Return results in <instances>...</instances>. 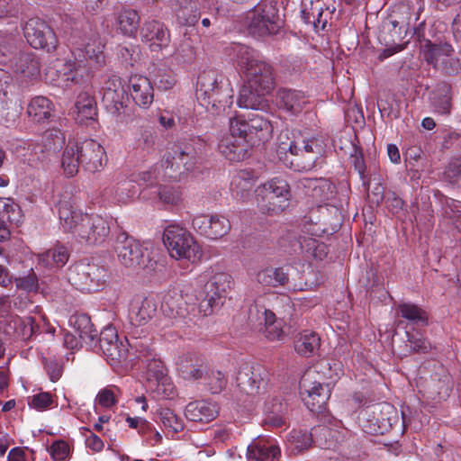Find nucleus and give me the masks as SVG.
Segmentation results:
<instances>
[{
  "instance_id": "6e6552de",
  "label": "nucleus",
  "mask_w": 461,
  "mask_h": 461,
  "mask_svg": "<svg viewBox=\"0 0 461 461\" xmlns=\"http://www.w3.org/2000/svg\"><path fill=\"white\" fill-rule=\"evenodd\" d=\"M257 196L264 212L279 214L290 205L291 187L285 179L274 177L261 185Z\"/></svg>"
},
{
  "instance_id": "473e14b6",
  "label": "nucleus",
  "mask_w": 461,
  "mask_h": 461,
  "mask_svg": "<svg viewBox=\"0 0 461 461\" xmlns=\"http://www.w3.org/2000/svg\"><path fill=\"white\" fill-rule=\"evenodd\" d=\"M70 323L80 340L87 346L92 347L97 336L90 317L87 314H76L71 316Z\"/></svg>"
},
{
  "instance_id": "37998d69",
  "label": "nucleus",
  "mask_w": 461,
  "mask_h": 461,
  "mask_svg": "<svg viewBox=\"0 0 461 461\" xmlns=\"http://www.w3.org/2000/svg\"><path fill=\"white\" fill-rule=\"evenodd\" d=\"M258 281L268 286L285 285L288 283V273L283 267L266 268L258 272L257 276Z\"/></svg>"
},
{
  "instance_id": "3c124183",
  "label": "nucleus",
  "mask_w": 461,
  "mask_h": 461,
  "mask_svg": "<svg viewBox=\"0 0 461 461\" xmlns=\"http://www.w3.org/2000/svg\"><path fill=\"white\" fill-rule=\"evenodd\" d=\"M41 144L45 147L47 152L55 155L65 144V137L59 130L50 129L44 132Z\"/></svg>"
},
{
  "instance_id": "39448f33",
  "label": "nucleus",
  "mask_w": 461,
  "mask_h": 461,
  "mask_svg": "<svg viewBox=\"0 0 461 461\" xmlns=\"http://www.w3.org/2000/svg\"><path fill=\"white\" fill-rule=\"evenodd\" d=\"M282 132L279 137L277 153L282 155L289 151L291 155L295 157L291 161L292 165H295L303 170L312 169L324 152L323 141L317 138L290 140L288 131H283Z\"/></svg>"
},
{
  "instance_id": "b1692460",
  "label": "nucleus",
  "mask_w": 461,
  "mask_h": 461,
  "mask_svg": "<svg viewBox=\"0 0 461 461\" xmlns=\"http://www.w3.org/2000/svg\"><path fill=\"white\" fill-rule=\"evenodd\" d=\"M245 73L247 75L246 83L259 86L261 89L272 90L274 86L273 68L266 61L254 62V65H250V68Z\"/></svg>"
},
{
  "instance_id": "4468645a",
  "label": "nucleus",
  "mask_w": 461,
  "mask_h": 461,
  "mask_svg": "<svg viewBox=\"0 0 461 461\" xmlns=\"http://www.w3.org/2000/svg\"><path fill=\"white\" fill-rule=\"evenodd\" d=\"M23 33L28 43L34 49L54 51L58 47V38L53 29L42 19L33 17L23 26Z\"/></svg>"
},
{
  "instance_id": "c85d7f7f",
  "label": "nucleus",
  "mask_w": 461,
  "mask_h": 461,
  "mask_svg": "<svg viewBox=\"0 0 461 461\" xmlns=\"http://www.w3.org/2000/svg\"><path fill=\"white\" fill-rule=\"evenodd\" d=\"M281 451L277 445L271 441L258 440L249 445L247 457L255 461H279Z\"/></svg>"
},
{
  "instance_id": "a18cd8bd",
  "label": "nucleus",
  "mask_w": 461,
  "mask_h": 461,
  "mask_svg": "<svg viewBox=\"0 0 461 461\" xmlns=\"http://www.w3.org/2000/svg\"><path fill=\"white\" fill-rule=\"evenodd\" d=\"M287 439L290 444L291 451L294 455L309 449L314 441L311 432L295 429L289 433Z\"/></svg>"
},
{
  "instance_id": "7ed1b4c3",
  "label": "nucleus",
  "mask_w": 461,
  "mask_h": 461,
  "mask_svg": "<svg viewBox=\"0 0 461 461\" xmlns=\"http://www.w3.org/2000/svg\"><path fill=\"white\" fill-rule=\"evenodd\" d=\"M106 161L103 146L93 139H85L68 143L62 154L61 167L68 177H73L78 173L80 166L86 171L95 173L104 168Z\"/></svg>"
},
{
  "instance_id": "f704fd0d",
  "label": "nucleus",
  "mask_w": 461,
  "mask_h": 461,
  "mask_svg": "<svg viewBox=\"0 0 461 461\" xmlns=\"http://www.w3.org/2000/svg\"><path fill=\"white\" fill-rule=\"evenodd\" d=\"M157 312V303L153 299L145 298L140 304L131 308L130 318L135 326H141L149 321Z\"/></svg>"
},
{
  "instance_id": "c9c22d12",
  "label": "nucleus",
  "mask_w": 461,
  "mask_h": 461,
  "mask_svg": "<svg viewBox=\"0 0 461 461\" xmlns=\"http://www.w3.org/2000/svg\"><path fill=\"white\" fill-rule=\"evenodd\" d=\"M120 31L126 36H135L140 27L139 13L131 8H122L116 16Z\"/></svg>"
},
{
  "instance_id": "49530a36",
  "label": "nucleus",
  "mask_w": 461,
  "mask_h": 461,
  "mask_svg": "<svg viewBox=\"0 0 461 461\" xmlns=\"http://www.w3.org/2000/svg\"><path fill=\"white\" fill-rule=\"evenodd\" d=\"M230 49V55L233 56L238 62V65L244 71L249 69L250 65L253 66L254 62H258L259 60L255 57L254 50L246 45L233 44Z\"/></svg>"
},
{
  "instance_id": "7c9ffc66",
  "label": "nucleus",
  "mask_w": 461,
  "mask_h": 461,
  "mask_svg": "<svg viewBox=\"0 0 461 461\" xmlns=\"http://www.w3.org/2000/svg\"><path fill=\"white\" fill-rule=\"evenodd\" d=\"M277 99L279 107L293 114L299 113L307 103L304 93L287 88L278 90Z\"/></svg>"
},
{
  "instance_id": "f03ea898",
  "label": "nucleus",
  "mask_w": 461,
  "mask_h": 461,
  "mask_svg": "<svg viewBox=\"0 0 461 461\" xmlns=\"http://www.w3.org/2000/svg\"><path fill=\"white\" fill-rule=\"evenodd\" d=\"M229 130V135L220 140L218 149L230 161H241L253 147L271 138L273 126L259 114L249 119L237 115L230 119Z\"/></svg>"
},
{
  "instance_id": "2eb2a0df",
  "label": "nucleus",
  "mask_w": 461,
  "mask_h": 461,
  "mask_svg": "<svg viewBox=\"0 0 461 461\" xmlns=\"http://www.w3.org/2000/svg\"><path fill=\"white\" fill-rule=\"evenodd\" d=\"M110 233L108 221L97 214H85L73 235L81 243L99 245L104 242Z\"/></svg>"
},
{
  "instance_id": "052dcab7",
  "label": "nucleus",
  "mask_w": 461,
  "mask_h": 461,
  "mask_svg": "<svg viewBox=\"0 0 461 461\" xmlns=\"http://www.w3.org/2000/svg\"><path fill=\"white\" fill-rule=\"evenodd\" d=\"M203 379L207 381L212 393H220L226 385L225 375L221 371L210 370L208 368V375H205V378Z\"/></svg>"
},
{
  "instance_id": "0e129e2a",
  "label": "nucleus",
  "mask_w": 461,
  "mask_h": 461,
  "mask_svg": "<svg viewBox=\"0 0 461 461\" xmlns=\"http://www.w3.org/2000/svg\"><path fill=\"white\" fill-rule=\"evenodd\" d=\"M156 137V133L153 130L142 129L140 138L137 140L138 148L148 153L152 151L154 149Z\"/></svg>"
},
{
  "instance_id": "864d4df0",
  "label": "nucleus",
  "mask_w": 461,
  "mask_h": 461,
  "mask_svg": "<svg viewBox=\"0 0 461 461\" xmlns=\"http://www.w3.org/2000/svg\"><path fill=\"white\" fill-rule=\"evenodd\" d=\"M232 185L233 194L241 200H247L254 188L252 180L245 177L243 173L234 177Z\"/></svg>"
},
{
  "instance_id": "e433bc0d",
  "label": "nucleus",
  "mask_w": 461,
  "mask_h": 461,
  "mask_svg": "<svg viewBox=\"0 0 461 461\" xmlns=\"http://www.w3.org/2000/svg\"><path fill=\"white\" fill-rule=\"evenodd\" d=\"M451 100L452 86L446 82L438 84L435 90L431 93V101L435 109L442 114L449 113Z\"/></svg>"
},
{
  "instance_id": "6e6d98bb",
  "label": "nucleus",
  "mask_w": 461,
  "mask_h": 461,
  "mask_svg": "<svg viewBox=\"0 0 461 461\" xmlns=\"http://www.w3.org/2000/svg\"><path fill=\"white\" fill-rule=\"evenodd\" d=\"M406 334L411 352L417 354H428L431 351L433 347L428 339L418 333L411 334L407 332Z\"/></svg>"
},
{
  "instance_id": "cd10ccee",
  "label": "nucleus",
  "mask_w": 461,
  "mask_h": 461,
  "mask_svg": "<svg viewBox=\"0 0 461 461\" xmlns=\"http://www.w3.org/2000/svg\"><path fill=\"white\" fill-rule=\"evenodd\" d=\"M103 102L108 112L115 115L121 122L123 121L125 115H130L128 113L129 96L126 89L104 92Z\"/></svg>"
},
{
  "instance_id": "2f4dec72",
  "label": "nucleus",
  "mask_w": 461,
  "mask_h": 461,
  "mask_svg": "<svg viewBox=\"0 0 461 461\" xmlns=\"http://www.w3.org/2000/svg\"><path fill=\"white\" fill-rule=\"evenodd\" d=\"M178 371L185 380H199L208 375V366L203 360L182 357L177 363Z\"/></svg>"
},
{
  "instance_id": "774afa93",
  "label": "nucleus",
  "mask_w": 461,
  "mask_h": 461,
  "mask_svg": "<svg viewBox=\"0 0 461 461\" xmlns=\"http://www.w3.org/2000/svg\"><path fill=\"white\" fill-rule=\"evenodd\" d=\"M69 454V447L63 440H57L50 446V456L54 461H65Z\"/></svg>"
},
{
  "instance_id": "69168bd1",
  "label": "nucleus",
  "mask_w": 461,
  "mask_h": 461,
  "mask_svg": "<svg viewBox=\"0 0 461 461\" xmlns=\"http://www.w3.org/2000/svg\"><path fill=\"white\" fill-rule=\"evenodd\" d=\"M47 260H52L57 267H62L68 259V251L64 246H56L45 254Z\"/></svg>"
},
{
  "instance_id": "ea45409f",
  "label": "nucleus",
  "mask_w": 461,
  "mask_h": 461,
  "mask_svg": "<svg viewBox=\"0 0 461 461\" xmlns=\"http://www.w3.org/2000/svg\"><path fill=\"white\" fill-rule=\"evenodd\" d=\"M321 346V339L316 332L304 331L294 340L295 351L304 357L313 354Z\"/></svg>"
},
{
  "instance_id": "bf43d9fd",
  "label": "nucleus",
  "mask_w": 461,
  "mask_h": 461,
  "mask_svg": "<svg viewBox=\"0 0 461 461\" xmlns=\"http://www.w3.org/2000/svg\"><path fill=\"white\" fill-rule=\"evenodd\" d=\"M201 300L198 306V312L207 316L212 313L213 309L222 304V302L212 296L211 294H203V290L199 294Z\"/></svg>"
},
{
  "instance_id": "dca6fc26",
  "label": "nucleus",
  "mask_w": 461,
  "mask_h": 461,
  "mask_svg": "<svg viewBox=\"0 0 461 461\" xmlns=\"http://www.w3.org/2000/svg\"><path fill=\"white\" fill-rule=\"evenodd\" d=\"M299 389L302 400L311 411L321 413L326 410L331 393L329 384L313 382L306 374L300 381Z\"/></svg>"
},
{
  "instance_id": "a878e982",
  "label": "nucleus",
  "mask_w": 461,
  "mask_h": 461,
  "mask_svg": "<svg viewBox=\"0 0 461 461\" xmlns=\"http://www.w3.org/2000/svg\"><path fill=\"white\" fill-rule=\"evenodd\" d=\"M270 91L245 82L240 91L238 104L240 107L247 109H264L266 107L265 95Z\"/></svg>"
},
{
  "instance_id": "5fc2aeb1",
  "label": "nucleus",
  "mask_w": 461,
  "mask_h": 461,
  "mask_svg": "<svg viewBox=\"0 0 461 461\" xmlns=\"http://www.w3.org/2000/svg\"><path fill=\"white\" fill-rule=\"evenodd\" d=\"M13 87L12 76L4 69H0V108L6 109L10 101L9 94H12Z\"/></svg>"
},
{
  "instance_id": "f3484780",
  "label": "nucleus",
  "mask_w": 461,
  "mask_h": 461,
  "mask_svg": "<svg viewBox=\"0 0 461 461\" xmlns=\"http://www.w3.org/2000/svg\"><path fill=\"white\" fill-rule=\"evenodd\" d=\"M267 371L259 364H242L236 376L237 385L240 391L249 395L260 393L267 385Z\"/></svg>"
},
{
  "instance_id": "a211bd4d",
  "label": "nucleus",
  "mask_w": 461,
  "mask_h": 461,
  "mask_svg": "<svg viewBox=\"0 0 461 461\" xmlns=\"http://www.w3.org/2000/svg\"><path fill=\"white\" fill-rule=\"evenodd\" d=\"M249 321L252 324L258 322V331L269 340H282L285 338V331L276 323V314L263 305L255 303L249 307Z\"/></svg>"
},
{
  "instance_id": "13d9d810",
  "label": "nucleus",
  "mask_w": 461,
  "mask_h": 461,
  "mask_svg": "<svg viewBox=\"0 0 461 461\" xmlns=\"http://www.w3.org/2000/svg\"><path fill=\"white\" fill-rule=\"evenodd\" d=\"M14 284L17 289L25 291L26 293H37L39 289L38 277L32 270L26 276L15 277Z\"/></svg>"
},
{
  "instance_id": "79ce46f5",
  "label": "nucleus",
  "mask_w": 461,
  "mask_h": 461,
  "mask_svg": "<svg viewBox=\"0 0 461 461\" xmlns=\"http://www.w3.org/2000/svg\"><path fill=\"white\" fill-rule=\"evenodd\" d=\"M397 311L403 319L408 320L413 324H420L422 326L428 324L429 317L426 311L414 303H399Z\"/></svg>"
},
{
  "instance_id": "9d476101",
  "label": "nucleus",
  "mask_w": 461,
  "mask_h": 461,
  "mask_svg": "<svg viewBox=\"0 0 461 461\" xmlns=\"http://www.w3.org/2000/svg\"><path fill=\"white\" fill-rule=\"evenodd\" d=\"M398 420L395 408L389 403H379L360 411L359 424L363 431L370 435H384L391 430Z\"/></svg>"
},
{
  "instance_id": "4be33fe9",
  "label": "nucleus",
  "mask_w": 461,
  "mask_h": 461,
  "mask_svg": "<svg viewBox=\"0 0 461 461\" xmlns=\"http://www.w3.org/2000/svg\"><path fill=\"white\" fill-rule=\"evenodd\" d=\"M142 41L150 42L152 51L167 48L170 42V33L165 24L158 21H147L140 29Z\"/></svg>"
},
{
  "instance_id": "f8f14e48",
  "label": "nucleus",
  "mask_w": 461,
  "mask_h": 461,
  "mask_svg": "<svg viewBox=\"0 0 461 461\" xmlns=\"http://www.w3.org/2000/svg\"><path fill=\"white\" fill-rule=\"evenodd\" d=\"M68 282L83 292H95L105 282L106 270L94 263L77 262L67 273Z\"/></svg>"
},
{
  "instance_id": "09e8293b",
  "label": "nucleus",
  "mask_w": 461,
  "mask_h": 461,
  "mask_svg": "<svg viewBox=\"0 0 461 461\" xmlns=\"http://www.w3.org/2000/svg\"><path fill=\"white\" fill-rule=\"evenodd\" d=\"M29 153L27 156V162L32 167H43L53 154L47 152L45 147L41 143H35L29 145Z\"/></svg>"
},
{
  "instance_id": "a19ab883",
  "label": "nucleus",
  "mask_w": 461,
  "mask_h": 461,
  "mask_svg": "<svg viewBox=\"0 0 461 461\" xmlns=\"http://www.w3.org/2000/svg\"><path fill=\"white\" fill-rule=\"evenodd\" d=\"M146 364V376L147 380L156 385V388L159 390L160 385H166L169 380L166 374V368L164 364L160 360L157 359H147Z\"/></svg>"
},
{
  "instance_id": "680f3d73",
  "label": "nucleus",
  "mask_w": 461,
  "mask_h": 461,
  "mask_svg": "<svg viewBox=\"0 0 461 461\" xmlns=\"http://www.w3.org/2000/svg\"><path fill=\"white\" fill-rule=\"evenodd\" d=\"M443 179L449 184H457L461 181V158L452 159L447 166Z\"/></svg>"
},
{
  "instance_id": "412c9836",
  "label": "nucleus",
  "mask_w": 461,
  "mask_h": 461,
  "mask_svg": "<svg viewBox=\"0 0 461 461\" xmlns=\"http://www.w3.org/2000/svg\"><path fill=\"white\" fill-rule=\"evenodd\" d=\"M21 207L12 198L0 197V242L10 239V225L18 226L23 221Z\"/></svg>"
},
{
  "instance_id": "393cba45",
  "label": "nucleus",
  "mask_w": 461,
  "mask_h": 461,
  "mask_svg": "<svg viewBox=\"0 0 461 461\" xmlns=\"http://www.w3.org/2000/svg\"><path fill=\"white\" fill-rule=\"evenodd\" d=\"M452 388L451 375L443 366H439L438 372L431 375L428 384L429 397L432 400H446L449 397Z\"/></svg>"
},
{
  "instance_id": "ddd939ff",
  "label": "nucleus",
  "mask_w": 461,
  "mask_h": 461,
  "mask_svg": "<svg viewBox=\"0 0 461 461\" xmlns=\"http://www.w3.org/2000/svg\"><path fill=\"white\" fill-rule=\"evenodd\" d=\"M197 154L191 142H178L173 144L167 151L162 161L165 175L168 178L176 180L181 175L191 170V162L184 161L186 156L189 159Z\"/></svg>"
},
{
  "instance_id": "20e7f679",
  "label": "nucleus",
  "mask_w": 461,
  "mask_h": 461,
  "mask_svg": "<svg viewBox=\"0 0 461 461\" xmlns=\"http://www.w3.org/2000/svg\"><path fill=\"white\" fill-rule=\"evenodd\" d=\"M196 98L207 111L225 110L232 104L230 83L214 70L203 71L196 81Z\"/></svg>"
},
{
  "instance_id": "e2e57ef3",
  "label": "nucleus",
  "mask_w": 461,
  "mask_h": 461,
  "mask_svg": "<svg viewBox=\"0 0 461 461\" xmlns=\"http://www.w3.org/2000/svg\"><path fill=\"white\" fill-rule=\"evenodd\" d=\"M354 154L351 155L352 158V164L354 166L355 170L357 171V173L360 176L361 180L363 181V185H365L366 189L368 190L369 185V179L367 176L366 175V164L364 160L363 154L360 150H357V147L353 146Z\"/></svg>"
},
{
  "instance_id": "72a5a7b5",
  "label": "nucleus",
  "mask_w": 461,
  "mask_h": 461,
  "mask_svg": "<svg viewBox=\"0 0 461 461\" xmlns=\"http://www.w3.org/2000/svg\"><path fill=\"white\" fill-rule=\"evenodd\" d=\"M233 281L231 276L224 272L214 274L203 286V294H211L221 301L231 289Z\"/></svg>"
},
{
  "instance_id": "338daca9",
  "label": "nucleus",
  "mask_w": 461,
  "mask_h": 461,
  "mask_svg": "<svg viewBox=\"0 0 461 461\" xmlns=\"http://www.w3.org/2000/svg\"><path fill=\"white\" fill-rule=\"evenodd\" d=\"M158 194L159 200L166 204L176 205L180 201L179 192L172 186H160Z\"/></svg>"
},
{
  "instance_id": "c03bdc74",
  "label": "nucleus",
  "mask_w": 461,
  "mask_h": 461,
  "mask_svg": "<svg viewBox=\"0 0 461 461\" xmlns=\"http://www.w3.org/2000/svg\"><path fill=\"white\" fill-rule=\"evenodd\" d=\"M15 69L25 77H33L40 72V63L33 53H21L15 62Z\"/></svg>"
},
{
  "instance_id": "de8ad7c7",
  "label": "nucleus",
  "mask_w": 461,
  "mask_h": 461,
  "mask_svg": "<svg viewBox=\"0 0 461 461\" xmlns=\"http://www.w3.org/2000/svg\"><path fill=\"white\" fill-rule=\"evenodd\" d=\"M156 416L164 428L173 434L184 429L183 420L168 408H159L156 411Z\"/></svg>"
},
{
  "instance_id": "603ef678",
  "label": "nucleus",
  "mask_w": 461,
  "mask_h": 461,
  "mask_svg": "<svg viewBox=\"0 0 461 461\" xmlns=\"http://www.w3.org/2000/svg\"><path fill=\"white\" fill-rule=\"evenodd\" d=\"M209 225L210 228L207 238L212 240H217L223 237L230 230V221L221 215H211Z\"/></svg>"
},
{
  "instance_id": "c756f323",
  "label": "nucleus",
  "mask_w": 461,
  "mask_h": 461,
  "mask_svg": "<svg viewBox=\"0 0 461 461\" xmlns=\"http://www.w3.org/2000/svg\"><path fill=\"white\" fill-rule=\"evenodd\" d=\"M27 114L34 122L43 123L54 116V105L45 96H35L28 104Z\"/></svg>"
},
{
  "instance_id": "1a4fd4ad",
  "label": "nucleus",
  "mask_w": 461,
  "mask_h": 461,
  "mask_svg": "<svg viewBox=\"0 0 461 461\" xmlns=\"http://www.w3.org/2000/svg\"><path fill=\"white\" fill-rule=\"evenodd\" d=\"M420 52L429 65L446 76L456 75L461 70L459 59L454 57V50L450 44L432 43L425 38L420 39Z\"/></svg>"
},
{
  "instance_id": "f257e3e1",
  "label": "nucleus",
  "mask_w": 461,
  "mask_h": 461,
  "mask_svg": "<svg viewBox=\"0 0 461 461\" xmlns=\"http://www.w3.org/2000/svg\"><path fill=\"white\" fill-rule=\"evenodd\" d=\"M63 23L68 40L76 46L72 51L73 59L68 60L65 64L67 70L70 73L75 72V75L68 76L67 81L78 84V71L88 72L92 68L97 69L104 65V45L84 16L66 15Z\"/></svg>"
},
{
  "instance_id": "0eeeda50",
  "label": "nucleus",
  "mask_w": 461,
  "mask_h": 461,
  "mask_svg": "<svg viewBox=\"0 0 461 461\" xmlns=\"http://www.w3.org/2000/svg\"><path fill=\"white\" fill-rule=\"evenodd\" d=\"M113 249L119 262L133 271L153 270L157 264L148 249L125 231H120L116 236Z\"/></svg>"
},
{
  "instance_id": "58836bf2",
  "label": "nucleus",
  "mask_w": 461,
  "mask_h": 461,
  "mask_svg": "<svg viewBox=\"0 0 461 461\" xmlns=\"http://www.w3.org/2000/svg\"><path fill=\"white\" fill-rule=\"evenodd\" d=\"M84 215L82 212L74 210L68 202L59 204L60 224L67 232L73 234Z\"/></svg>"
},
{
  "instance_id": "4d7b16f0",
  "label": "nucleus",
  "mask_w": 461,
  "mask_h": 461,
  "mask_svg": "<svg viewBox=\"0 0 461 461\" xmlns=\"http://www.w3.org/2000/svg\"><path fill=\"white\" fill-rule=\"evenodd\" d=\"M176 59L183 63H191L196 56L195 47L190 38H185L176 50Z\"/></svg>"
},
{
  "instance_id": "8fccbe9b",
  "label": "nucleus",
  "mask_w": 461,
  "mask_h": 461,
  "mask_svg": "<svg viewBox=\"0 0 461 461\" xmlns=\"http://www.w3.org/2000/svg\"><path fill=\"white\" fill-rule=\"evenodd\" d=\"M311 433L313 436V444L316 446L321 448H330L335 446L334 434L336 431L324 425H319L314 427Z\"/></svg>"
},
{
  "instance_id": "9b49d317",
  "label": "nucleus",
  "mask_w": 461,
  "mask_h": 461,
  "mask_svg": "<svg viewBox=\"0 0 461 461\" xmlns=\"http://www.w3.org/2000/svg\"><path fill=\"white\" fill-rule=\"evenodd\" d=\"M163 241L172 258L195 261L199 258L200 247L193 236L177 225L167 226L163 233Z\"/></svg>"
},
{
  "instance_id": "4c0bfd02",
  "label": "nucleus",
  "mask_w": 461,
  "mask_h": 461,
  "mask_svg": "<svg viewBox=\"0 0 461 461\" xmlns=\"http://www.w3.org/2000/svg\"><path fill=\"white\" fill-rule=\"evenodd\" d=\"M75 107L77 113V120L81 123L87 120H95L97 116L95 98L86 92H82L77 95Z\"/></svg>"
},
{
  "instance_id": "6ab92c4d",
  "label": "nucleus",
  "mask_w": 461,
  "mask_h": 461,
  "mask_svg": "<svg viewBox=\"0 0 461 461\" xmlns=\"http://www.w3.org/2000/svg\"><path fill=\"white\" fill-rule=\"evenodd\" d=\"M94 348H98L106 357L107 360L114 364L126 359L128 354L127 345L119 341L117 330L113 326H107L100 332L97 341L94 340Z\"/></svg>"
},
{
  "instance_id": "bb28decb",
  "label": "nucleus",
  "mask_w": 461,
  "mask_h": 461,
  "mask_svg": "<svg viewBox=\"0 0 461 461\" xmlns=\"http://www.w3.org/2000/svg\"><path fill=\"white\" fill-rule=\"evenodd\" d=\"M219 410L215 403L206 401L189 402L185 407V417L194 422L207 423L213 420Z\"/></svg>"
},
{
  "instance_id": "aec40b11",
  "label": "nucleus",
  "mask_w": 461,
  "mask_h": 461,
  "mask_svg": "<svg viewBox=\"0 0 461 461\" xmlns=\"http://www.w3.org/2000/svg\"><path fill=\"white\" fill-rule=\"evenodd\" d=\"M161 311L171 319L192 321L195 316L196 307L187 303L177 289H172L164 294Z\"/></svg>"
},
{
  "instance_id": "423d86ee",
  "label": "nucleus",
  "mask_w": 461,
  "mask_h": 461,
  "mask_svg": "<svg viewBox=\"0 0 461 461\" xmlns=\"http://www.w3.org/2000/svg\"><path fill=\"white\" fill-rule=\"evenodd\" d=\"M283 24L278 0H261L246 15L247 30L253 37L276 34Z\"/></svg>"
},
{
  "instance_id": "5701e85b",
  "label": "nucleus",
  "mask_w": 461,
  "mask_h": 461,
  "mask_svg": "<svg viewBox=\"0 0 461 461\" xmlns=\"http://www.w3.org/2000/svg\"><path fill=\"white\" fill-rule=\"evenodd\" d=\"M129 89L134 103L141 108H149L154 99V88L149 79L135 75L130 78Z\"/></svg>"
}]
</instances>
